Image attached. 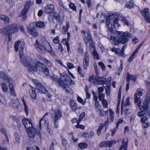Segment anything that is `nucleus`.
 I'll list each match as a JSON object with an SVG mask.
<instances>
[{
  "label": "nucleus",
  "instance_id": "obj_37",
  "mask_svg": "<svg viewBox=\"0 0 150 150\" xmlns=\"http://www.w3.org/2000/svg\"><path fill=\"white\" fill-rule=\"evenodd\" d=\"M1 86L3 91L4 92H6L8 91V88L7 86L4 82H2L1 84Z\"/></svg>",
  "mask_w": 150,
  "mask_h": 150
},
{
  "label": "nucleus",
  "instance_id": "obj_57",
  "mask_svg": "<svg viewBox=\"0 0 150 150\" xmlns=\"http://www.w3.org/2000/svg\"><path fill=\"white\" fill-rule=\"evenodd\" d=\"M0 132L1 133L3 134L6 137V132L5 129L4 128H1L0 130Z\"/></svg>",
  "mask_w": 150,
  "mask_h": 150
},
{
  "label": "nucleus",
  "instance_id": "obj_23",
  "mask_svg": "<svg viewBox=\"0 0 150 150\" xmlns=\"http://www.w3.org/2000/svg\"><path fill=\"white\" fill-rule=\"evenodd\" d=\"M136 79V77L135 76H133L128 73H127V82H129L130 80L135 81Z\"/></svg>",
  "mask_w": 150,
  "mask_h": 150
},
{
  "label": "nucleus",
  "instance_id": "obj_58",
  "mask_svg": "<svg viewBox=\"0 0 150 150\" xmlns=\"http://www.w3.org/2000/svg\"><path fill=\"white\" fill-rule=\"evenodd\" d=\"M77 71L79 74L80 75V76L83 77V74H82V70L80 66H78L77 68Z\"/></svg>",
  "mask_w": 150,
  "mask_h": 150
},
{
  "label": "nucleus",
  "instance_id": "obj_40",
  "mask_svg": "<svg viewBox=\"0 0 150 150\" xmlns=\"http://www.w3.org/2000/svg\"><path fill=\"white\" fill-rule=\"evenodd\" d=\"M10 89V91L11 95L13 96L16 97V94L15 93V91L14 89L13 86L9 87Z\"/></svg>",
  "mask_w": 150,
  "mask_h": 150
},
{
  "label": "nucleus",
  "instance_id": "obj_38",
  "mask_svg": "<svg viewBox=\"0 0 150 150\" xmlns=\"http://www.w3.org/2000/svg\"><path fill=\"white\" fill-rule=\"evenodd\" d=\"M89 81L91 83H93L94 84H97V82L96 81V78L94 76L92 75L89 78Z\"/></svg>",
  "mask_w": 150,
  "mask_h": 150
},
{
  "label": "nucleus",
  "instance_id": "obj_48",
  "mask_svg": "<svg viewBox=\"0 0 150 150\" xmlns=\"http://www.w3.org/2000/svg\"><path fill=\"white\" fill-rule=\"evenodd\" d=\"M121 88H120L119 89L118 91V103H120V100H121Z\"/></svg>",
  "mask_w": 150,
  "mask_h": 150
},
{
  "label": "nucleus",
  "instance_id": "obj_20",
  "mask_svg": "<svg viewBox=\"0 0 150 150\" xmlns=\"http://www.w3.org/2000/svg\"><path fill=\"white\" fill-rule=\"evenodd\" d=\"M71 109L73 111H75L77 109V106L75 102L73 100L69 102Z\"/></svg>",
  "mask_w": 150,
  "mask_h": 150
},
{
  "label": "nucleus",
  "instance_id": "obj_36",
  "mask_svg": "<svg viewBox=\"0 0 150 150\" xmlns=\"http://www.w3.org/2000/svg\"><path fill=\"white\" fill-rule=\"evenodd\" d=\"M109 113L110 119L111 122H113L114 118V112L111 109H109Z\"/></svg>",
  "mask_w": 150,
  "mask_h": 150
},
{
  "label": "nucleus",
  "instance_id": "obj_43",
  "mask_svg": "<svg viewBox=\"0 0 150 150\" xmlns=\"http://www.w3.org/2000/svg\"><path fill=\"white\" fill-rule=\"evenodd\" d=\"M87 144L85 143H81L79 144L78 146L80 148L84 149L87 147Z\"/></svg>",
  "mask_w": 150,
  "mask_h": 150
},
{
  "label": "nucleus",
  "instance_id": "obj_61",
  "mask_svg": "<svg viewBox=\"0 0 150 150\" xmlns=\"http://www.w3.org/2000/svg\"><path fill=\"white\" fill-rule=\"evenodd\" d=\"M148 119L147 117L144 116L142 117L141 122H144Z\"/></svg>",
  "mask_w": 150,
  "mask_h": 150
},
{
  "label": "nucleus",
  "instance_id": "obj_44",
  "mask_svg": "<svg viewBox=\"0 0 150 150\" xmlns=\"http://www.w3.org/2000/svg\"><path fill=\"white\" fill-rule=\"evenodd\" d=\"M142 90L141 88H139L137 90L135 94L138 95L140 96H142Z\"/></svg>",
  "mask_w": 150,
  "mask_h": 150
},
{
  "label": "nucleus",
  "instance_id": "obj_64",
  "mask_svg": "<svg viewBox=\"0 0 150 150\" xmlns=\"http://www.w3.org/2000/svg\"><path fill=\"white\" fill-rule=\"evenodd\" d=\"M50 54H51L52 57H54L55 56V54L54 52L52 51V49H50L49 50H48L47 51Z\"/></svg>",
  "mask_w": 150,
  "mask_h": 150
},
{
  "label": "nucleus",
  "instance_id": "obj_5",
  "mask_svg": "<svg viewBox=\"0 0 150 150\" xmlns=\"http://www.w3.org/2000/svg\"><path fill=\"white\" fill-rule=\"evenodd\" d=\"M118 33L120 35L119 39L117 40H115L113 42V44L115 45H118L119 42L123 44L125 43L128 40L127 37H130V35L128 32L118 31Z\"/></svg>",
  "mask_w": 150,
  "mask_h": 150
},
{
  "label": "nucleus",
  "instance_id": "obj_46",
  "mask_svg": "<svg viewBox=\"0 0 150 150\" xmlns=\"http://www.w3.org/2000/svg\"><path fill=\"white\" fill-rule=\"evenodd\" d=\"M85 112H82L80 115L79 118L78 120V121L79 122H81L83 118L85 116Z\"/></svg>",
  "mask_w": 150,
  "mask_h": 150
},
{
  "label": "nucleus",
  "instance_id": "obj_50",
  "mask_svg": "<svg viewBox=\"0 0 150 150\" xmlns=\"http://www.w3.org/2000/svg\"><path fill=\"white\" fill-rule=\"evenodd\" d=\"M102 103L104 108H107L108 107V102L105 99L101 101Z\"/></svg>",
  "mask_w": 150,
  "mask_h": 150
},
{
  "label": "nucleus",
  "instance_id": "obj_30",
  "mask_svg": "<svg viewBox=\"0 0 150 150\" xmlns=\"http://www.w3.org/2000/svg\"><path fill=\"white\" fill-rule=\"evenodd\" d=\"M110 141L102 142L100 144L99 146L100 147H108L110 146Z\"/></svg>",
  "mask_w": 150,
  "mask_h": 150
},
{
  "label": "nucleus",
  "instance_id": "obj_51",
  "mask_svg": "<svg viewBox=\"0 0 150 150\" xmlns=\"http://www.w3.org/2000/svg\"><path fill=\"white\" fill-rule=\"evenodd\" d=\"M69 6V7L73 9L74 11H76V7L74 4L71 3H70Z\"/></svg>",
  "mask_w": 150,
  "mask_h": 150
},
{
  "label": "nucleus",
  "instance_id": "obj_31",
  "mask_svg": "<svg viewBox=\"0 0 150 150\" xmlns=\"http://www.w3.org/2000/svg\"><path fill=\"white\" fill-rule=\"evenodd\" d=\"M42 60L46 64V65L49 67H51L52 66V64L50 60L45 58L42 59Z\"/></svg>",
  "mask_w": 150,
  "mask_h": 150
},
{
  "label": "nucleus",
  "instance_id": "obj_21",
  "mask_svg": "<svg viewBox=\"0 0 150 150\" xmlns=\"http://www.w3.org/2000/svg\"><path fill=\"white\" fill-rule=\"evenodd\" d=\"M1 30V33L4 35H9L11 33L8 26L2 28Z\"/></svg>",
  "mask_w": 150,
  "mask_h": 150
},
{
  "label": "nucleus",
  "instance_id": "obj_26",
  "mask_svg": "<svg viewBox=\"0 0 150 150\" xmlns=\"http://www.w3.org/2000/svg\"><path fill=\"white\" fill-rule=\"evenodd\" d=\"M140 96L135 94L134 96V98L135 100V102L136 103V105L137 106H139L140 105Z\"/></svg>",
  "mask_w": 150,
  "mask_h": 150
},
{
  "label": "nucleus",
  "instance_id": "obj_10",
  "mask_svg": "<svg viewBox=\"0 0 150 150\" xmlns=\"http://www.w3.org/2000/svg\"><path fill=\"white\" fill-rule=\"evenodd\" d=\"M142 14L144 16L145 20L150 23V14L149 12V9L146 8L141 11Z\"/></svg>",
  "mask_w": 150,
  "mask_h": 150
},
{
  "label": "nucleus",
  "instance_id": "obj_4",
  "mask_svg": "<svg viewBox=\"0 0 150 150\" xmlns=\"http://www.w3.org/2000/svg\"><path fill=\"white\" fill-rule=\"evenodd\" d=\"M45 67V65L39 62H36L35 64L33 62V64H30V66L28 68V71L32 72L38 71L40 72V74H42L43 73Z\"/></svg>",
  "mask_w": 150,
  "mask_h": 150
},
{
  "label": "nucleus",
  "instance_id": "obj_19",
  "mask_svg": "<svg viewBox=\"0 0 150 150\" xmlns=\"http://www.w3.org/2000/svg\"><path fill=\"white\" fill-rule=\"evenodd\" d=\"M96 81L97 82V84L103 85L106 81V79L105 78L103 77L97 78H96Z\"/></svg>",
  "mask_w": 150,
  "mask_h": 150
},
{
  "label": "nucleus",
  "instance_id": "obj_33",
  "mask_svg": "<svg viewBox=\"0 0 150 150\" xmlns=\"http://www.w3.org/2000/svg\"><path fill=\"white\" fill-rule=\"evenodd\" d=\"M146 102L147 103V106L148 107L149 103H150V89L148 90L147 91L146 98V100H145L143 103Z\"/></svg>",
  "mask_w": 150,
  "mask_h": 150
},
{
  "label": "nucleus",
  "instance_id": "obj_3",
  "mask_svg": "<svg viewBox=\"0 0 150 150\" xmlns=\"http://www.w3.org/2000/svg\"><path fill=\"white\" fill-rule=\"evenodd\" d=\"M43 45V46L41 45L37 40H36V42L34 44L35 46L36 49L38 50L40 53L43 54L46 53V51H47L48 50H49L52 49L50 44L46 41L44 42Z\"/></svg>",
  "mask_w": 150,
  "mask_h": 150
},
{
  "label": "nucleus",
  "instance_id": "obj_63",
  "mask_svg": "<svg viewBox=\"0 0 150 150\" xmlns=\"http://www.w3.org/2000/svg\"><path fill=\"white\" fill-rule=\"evenodd\" d=\"M67 66L69 69H73L74 67L73 64L70 63H69L67 64Z\"/></svg>",
  "mask_w": 150,
  "mask_h": 150
},
{
  "label": "nucleus",
  "instance_id": "obj_41",
  "mask_svg": "<svg viewBox=\"0 0 150 150\" xmlns=\"http://www.w3.org/2000/svg\"><path fill=\"white\" fill-rule=\"evenodd\" d=\"M6 78L5 79H4V81H8V82L9 83V86L10 87L12 86H13V85L12 84V81L11 79L8 77L7 75H6Z\"/></svg>",
  "mask_w": 150,
  "mask_h": 150
},
{
  "label": "nucleus",
  "instance_id": "obj_13",
  "mask_svg": "<svg viewBox=\"0 0 150 150\" xmlns=\"http://www.w3.org/2000/svg\"><path fill=\"white\" fill-rule=\"evenodd\" d=\"M32 4L33 2H31L30 1H28L26 2L24 8L21 13V14L22 16H24L26 14Z\"/></svg>",
  "mask_w": 150,
  "mask_h": 150
},
{
  "label": "nucleus",
  "instance_id": "obj_16",
  "mask_svg": "<svg viewBox=\"0 0 150 150\" xmlns=\"http://www.w3.org/2000/svg\"><path fill=\"white\" fill-rule=\"evenodd\" d=\"M8 26L11 33H14L18 31V28L17 24H12Z\"/></svg>",
  "mask_w": 150,
  "mask_h": 150
},
{
  "label": "nucleus",
  "instance_id": "obj_12",
  "mask_svg": "<svg viewBox=\"0 0 150 150\" xmlns=\"http://www.w3.org/2000/svg\"><path fill=\"white\" fill-rule=\"evenodd\" d=\"M89 62V55L87 51L85 52L83 61V66L84 69H87Z\"/></svg>",
  "mask_w": 150,
  "mask_h": 150
},
{
  "label": "nucleus",
  "instance_id": "obj_34",
  "mask_svg": "<svg viewBox=\"0 0 150 150\" xmlns=\"http://www.w3.org/2000/svg\"><path fill=\"white\" fill-rule=\"evenodd\" d=\"M69 40H68L66 38H64L63 39V40H62V42H63V43L64 45H66L67 49V50L68 51V52H69V43L68 42V41Z\"/></svg>",
  "mask_w": 150,
  "mask_h": 150
},
{
  "label": "nucleus",
  "instance_id": "obj_53",
  "mask_svg": "<svg viewBox=\"0 0 150 150\" xmlns=\"http://www.w3.org/2000/svg\"><path fill=\"white\" fill-rule=\"evenodd\" d=\"M105 87L104 86H103L101 87H98V90L99 93H102L103 92V90L105 89Z\"/></svg>",
  "mask_w": 150,
  "mask_h": 150
},
{
  "label": "nucleus",
  "instance_id": "obj_35",
  "mask_svg": "<svg viewBox=\"0 0 150 150\" xmlns=\"http://www.w3.org/2000/svg\"><path fill=\"white\" fill-rule=\"evenodd\" d=\"M12 106L18 109L19 108L18 104L19 101L18 100L16 99L15 100H13L12 101Z\"/></svg>",
  "mask_w": 150,
  "mask_h": 150
},
{
  "label": "nucleus",
  "instance_id": "obj_47",
  "mask_svg": "<svg viewBox=\"0 0 150 150\" xmlns=\"http://www.w3.org/2000/svg\"><path fill=\"white\" fill-rule=\"evenodd\" d=\"M103 127V125H100L98 129L97 134L98 135H99L101 132V130Z\"/></svg>",
  "mask_w": 150,
  "mask_h": 150
},
{
  "label": "nucleus",
  "instance_id": "obj_52",
  "mask_svg": "<svg viewBox=\"0 0 150 150\" xmlns=\"http://www.w3.org/2000/svg\"><path fill=\"white\" fill-rule=\"evenodd\" d=\"M62 143L63 145L65 147L67 144V142L66 139L64 138H62L61 139Z\"/></svg>",
  "mask_w": 150,
  "mask_h": 150
},
{
  "label": "nucleus",
  "instance_id": "obj_25",
  "mask_svg": "<svg viewBox=\"0 0 150 150\" xmlns=\"http://www.w3.org/2000/svg\"><path fill=\"white\" fill-rule=\"evenodd\" d=\"M122 144L120 146L119 150H122L123 149L124 150H127V142H125V140L123 139L122 141Z\"/></svg>",
  "mask_w": 150,
  "mask_h": 150
},
{
  "label": "nucleus",
  "instance_id": "obj_14",
  "mask_svg": "<svg viewBox=\"0 0 150 150\" xmlns=\"http://www.w3.org/2000/svg\"><path fill=\"white\" fill-rule=\"evenodd\" d=\"M21 41L18 40L15 43L14 48L16 52L18 51V48L20 49L21 51H22L23 50L24 46V43H21L19 45Z\"/></svg>",
  "mask_w": 150,
  "mask_h": 150
},
{
  "label": "nucleus",
  "instance_id": "obj_42",
  "mask_svg": "<svg viewBox=\"0 0 150 150\" xmlns=\"http://www.w3.org/2000/svg\"><path fill=\"white\" fill-rule=\"evenodd\" d=\"M6 75L4 72L0 71V80L2 79L4 80L6 78Z\"/></svg>",
  "mask_w": 150,
  "mask_h": 150
},
{
  "label": "nucleus",
  "instance_id": "obj_45",
  "mask_svg": "<svg viewBox=\"0 0 150 150\" xmlns=\"http://www.w3.org/2000/svg\"><path fill=\"white\" fill-rule=\"evenodd\" d=\"M105 94L103 93H100L98 94V99L102 101L105 100L104 99Z\"/></svg>",
  "mask_w": 150,
  "mask_h": 150
},
{
  "label": "nucleus",
  "instance_id": "obj_6",
  "mask_svg": "<svg viewBox=\"0 0 150 150\" xmlns=\"http://www.w3.org/2000/svg\"><path fill=\"white\" fill-rule=\"evenodd\" d=\"M29 137L33 138L35 141L40 142L41 136L40 133L37 134L36 129L33 127L27 130Z\"/></svg>",
  "mask_w": 150,
  "mask_h": 150
},
{
  "label": "nucleus",
  "instance_id": "obj_15",
  "mask_svg": "<svg viewBox=\"0 0 150 150\" xmlns=\"http://www.w3.org/2000/svg\"><path fill=\"white\" fill-rule=\"evenodd\" d=\"M54 6L52 4H49L46 6L45 8V12L47 14L52 13L54 11Z\"/></svg>",
  "mask_w": 150,
  "mask_h": 150
},
{
  "label": "nucleus",
  "instance_id": "obj_9",
  "mask_svg": "<svg viewBox=\"0 0 150 150\" xmlns=\"http://www.w3.org/2000/svg\"><path fill=\"white\" fill-rule=\"evenodd\" d=\"M114 17V14H112L107 15L105 21L106 25L108 27L109 30L111 32L112 30V22H113V19Z\"/></svg>",
  "mask_w": 150,
  "mask_h": 150
},
{
  "label": "nucleus",
  "instance_id": "obj_1",
  "mask_svg": "<svg viewBox=\"0 0 150 150\" xmlns=\"http://www.w3.org/2000/svg\"><path fill=\"white\" fill-rule=\"evenodd\" d=\"M50 78L56 83H57L59 86L65 89L67 92L71 94H72L73 91L72 90H68L66 88L67 86H69L71 84L75 83L74 81L71 80L69 77L66 75H61L60 77L59 78L56 75H53L51 76Z\"/></svg>",
  "mask_w": 150,
  "mask_h": 150
},
{
  "label": "nucleus",
  "instance_id": "obj_29",
  "mask_svg": "<svg viewBox=\"0 0 150 150\" xmlns=\"http://www.w3.org/2000/svg\"><path fill=\"white\" fill-rule=\"evenodd\" d=\"M35 89H31L29 90L30 95L31 97L34 99L36 98V94L35 93Z\"/></svg>",
  "mask_w": 150,
  "mask_h": 150
},
{
  "label": "nucleus",
  "instance_id": "obj_56",
  "mask_svg": "<svg viewBox=\"0 0 150 150\" xmlns=\"http://www.w3.org/2000/svg\"><path fill=\"white\" fill-rule=\"evenodd\" d=\"M95 106L96 107V110L97 111L100 110V106L99 105L98 102H96L95 103Z\"/></svg>",
  "mask_w": 150,
  "mask_h": 150
},
{
  "label": "nucleus",
  "instance_id": "obj_32",
  "mask_svg": "<svg viewBox=\"0 0 150 150\" xmlns=\"http://www.w3.org/2000/svg\"><path fill=\"white\" fill-rule=\"evenodd\" d=\"M69 27V22L66 23V26H63L62 29V32L63 33L65 34L67 31Z\"/></svg>",
  "mask_w": 150,
  "mask_h": 150
},
{
  "label": "nucleus",
  "instance_id": "obj_2",
  "mask_svg": "<svg viewBox=\"0 0 150 150\" xmlns=\"http://www.w3.org/2000/svg\"><path fill=\"white\" fill-rule=\"evenodd\" d=\"M87 34L88 35L87 38L86 36L84 35L83 36L85 43L86 44H87L88 41V43L91 46V48H92L93 49L92 54L94 58L95 59H99V57L98 53L96 51L95 47L93 45L92 38L90 35V32L89 31L87 32Z\"/></svg>",
  "mask_w": 150,
  "mask_h": 150
},
{
  "label": "nucleus",
  "instance_id": "obj_24",
  "mask_svg": "<svg viewBox=\"0 0 150 150\" xmlns=\"http://www.w3.org/2000/svg\"><path fill=\"white\" fill-rule=\"evenodd\" d=\"M54 120H58L62 117V114L61 112L57 110L55 112Z\"/></svg>",
  "mask_w": 150,
  "mask_h": 150
},
{
  "label": "nucleus",
  "instance_id": "obj_54",
  "mask_svg": "<svg viewBox=\"0 0 150 150\" xmlns=\"http://www.w3.org/2000/svg\"><path fill=\"white\" fill-rule=\"evenodd\" d=\"M43 73L47 76L49 75V69L45 67L43 71Z\"/></svg>",
  "mask_w": 150,
  "mask_h": 150
},
{
  "label": "nucleus",
  "instance_id": "obj_28",
  "mask_svg": "<svg viewBox=\"0 0 150 150\" xmlns=\"http://www.w3.org/2000/svg\"><path fill=\"white\" fill-rule=\"evenodd\" d=\"M0 18L2 20H4L6 24L9 23V18L8 17L5 15H2L0 16Z\"/></svg>",
  "mask_w": 150,
  "mask_h": 150
},
{
  "label": "nucleus",
  "instance_id": "obj_59",
  "mask_svg": "<svg viewBox=\"0 0 150 150\" xmlns=\"http://www.w3.org/2000/svg\"><path fill=\"white\" fill-rule=\"evenodd\" d=\"M15 139L16 141L18 142H19L20 137L18 134L17 133H16L15 134Z\"/></svg>",
  "mask_w": 150,
  "mask_h": 150
},
{
  "label": "nucleus",
  "instance_id": "obj_7",
  "mask_svg": "<svg viewBox=\"0 0 150 150\" xmlns=\"http://www.w3.org/2000/svg\"><path fill=\"white\" fill-rule=\"evenodd\" d=\"M19 56L21 62L24 66L28 67V69L30 64L33 63V61L31 59H27L25 55L21 53H20Z\"/></svg>",
  "mask_w": 150,
  "mask_h": 150
},
{
  "label": "nucleus",
  "instance_id": "obj_39",
  "mask_svg": "<svg viewBox=\"0 0 150 150\" xmlns=\"http://www.w3.org/2000/svg\"><path fill=\"white\" fill-rule=\"evenodd\" d=\"M36 26L39 28H43L45 25L44 23L42 22L39 21L37 22L36 23Z\"/></svg>",
  "mask_w": 150,
  "mask_h": 150
},
{
  "label": "nucleus",
  "instance_id": "obj_8",
  "mask_svg": "<svg viewBox=\"0 0 150 150\" xmlns=\"http://www.w3.org/2000/svg\"><path fill=\"white\" fill-rule=\"evenodd\" d=\"M147 103L146 102L143 103V105L140 106L139 109L141 110L137 114L139 117H141L146 114V111L148 109Z\"/></svg>",
  "mask_w": 150,
  "mask_h": 150
},
{
  "label": "nucleus",
  "instance_id": "obj_27",
  "mask_svg": "<svg viewBox=\"0 0 150 150\" xmlns=\"http://www.w3.org/2000/svg\"><path fill=\"white\" fill-rule=\"evenodd\" d=\"M118 19L117 17L115 18L113 20V26L116 29H117L120 26V25L118 23Z\"/></svg>",
  "mask_w": 150,
  "mask_h": 150
},
{
  "label": "nucleus",
  "instance_id": "obj_22",
  "mask_svg": "<svg viewBox=\"0 0 150 150\" xmlns=\"http://www.w3.org/2000/svg\"><path fill=\"white\" fill-rule=\"evenodd\" d=\"M29 33L32 35L34 37H35L38 35V33L35 28H29L28 30Z\"/></svg>",
  "mask_w": 150,
  "mask_h": 150
},
{
  "label": "nucleus",
  "instance_id": "obj_49",
  "mask_svg": "<svg viewBox=\"0 0 150 150\" xmlns=\"http://www.w3.org/2000/svg\"><path fill=\"white\" fill-rule=\"evenodd\" d=\"M136 53L134 52L133 54H132L131 56L129 57L128 59V61L129 62H132L133 59L134 58L135 55Z\"/></svg>",
  "mask_w": 150,
  "mask_h": 150
},
{
  "label": "nucleus",
  "instance_id": "obj_17",
  "mask_svg": "<svg viewBox=\"0 0 150 150\" xmlns=\"http://www.w3.org/2000/svg\"><path fill=\"white\" fill-rule=\"evenodd\" d=\"M48 113H46L44 116L39 121V127L40 129H41V127L42 125H43V123H44V125L45 126L48 127V122L47 120H43V119L45 117V116L48 115Z\"/></svg>",
  "mask_w": 150,
  "mask_h": 150
},
{
  "label": "nucleus",
  "instance_id": "obj_18",
  "mask_svg": "<svg viewBox=\"0 0 150 150\" xmlns=\"http://www.w3.org/2000/svg\"><path fill=\"white\" fill-rule=\"evenodd\" d=\"M36 87L37 89L42 93H45L47 92L45 87L41 83L36 85Z\"/></svg>",
  "mask_w": 150,
  "mask_h": 150
},
{
  "label": "nucleus",
  "instance_id": "obj_11",
  "mask_svg": "<svg viewBox=\"0 0 150 150\" xmlns=\"http://www.w3.org/2000/svg\"><path fill=\"white\" fill-rule=\"evenodd\" d=\"M22 123L27 130L33 127L31 120L30 119H23L22 120Z\"/></svg>",
  "mask_w": 150,
  "mask_h": 150
},
{
  "label": "nucleus",
  "instance_id": "obj_60",
  "mask_svg": "<svg viewBox=\"0 0 150 150\" xmlns=\"http://www.w3.org/2000/svg\"><path fill=\"white\" fill-rule=\"evenodd\" d=\"M77 48L78 49V53H83L82 48V47L80 45H79V46Z\"/></svg>",
  "mask_w": 150,
  "mask_h": 150
},
{
  "label": "nucleus",
  "instance_id": "obj_55",
  "mask_svg": "<svg viewBox=\"0 0 150 150\" xmlns=\"http://www.w3.org/2000/svg\"><path fill=\"white\" fill-rule=\"evenodd\" d=\"M77 100L80 103L84 105L85 104L86 102L84 101L80 97L78 96L77 97Z\"/></svg>",
  "mask_w": 150,
  "mask_h": 150
},
{
  "label": "nucleus",
  "instance_id": "obj_62",
  "mask_svg": "<svg viewBox=\"0 0 150 150\" xmlns=\"http://www.w3.org/2000/svg\"><path fill=\"white\" fill-rule=\"evenodd\" d=\"M122 122H123V120L121 119H119L118 120L117 123V124H116V127L117 129L118 128V126H119V125L121 123H122Z\"/></svg>",
  "mask_w": 150,
  "mask_h": 150
}]
</instances>
